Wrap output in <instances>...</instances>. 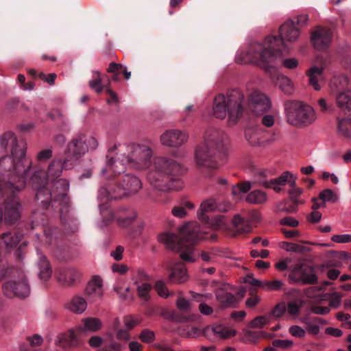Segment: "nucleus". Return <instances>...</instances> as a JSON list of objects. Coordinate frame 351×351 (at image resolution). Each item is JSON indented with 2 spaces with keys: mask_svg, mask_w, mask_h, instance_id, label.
Here are the masks:
<instances>
[{
  "mask_svg": "<svg viewBox=\"0 0 351 351\" xmlns=\"http://www.w3.org/2000/svg\"><path fill=\"white\" fill-rule=\"evenodd\" d=\"M300 36L299 29L291 20L285 22L280 27V38L267 36L262 43H253L249 51L245 53L243 62L254 63L266 71L271 72L278 61L282 60L287 55L283 41L294 42Z\"/></svg>",
  "mask_w": 351,
  "mask_h": 351,
  "instance_id": "nucleus-1",
  "label": "nucleus"
},
{
  "mask_svg": "<svg viewBox=\"0 0 351 351\" xmlns=\"http://www.w3.org/2000/svg\"><path fill=\"white\" fill-rule=\"evenodd\" d=\"M229 147V139L223 131L215 128L206 130L203 142L194 152L195 161L199 167L216 169L223 161Z\"/></svg>",
  "mask_w": 351,
  "mask_h": 351,
  "instance_id": "nucleus-2",
  "label": "nucleus"
},
{
  "mask_svg": "<svg viewBox=\"0 0 351 351\" xmlns=\"http://www.w3.org/2000/svg\"><path fill=\"white\" fill-rule=\"evenodd\" d=\"M147 170V180L154 187L160 191L178 189V187L173 185L172 176L181 174L182 168L176 160L158 157L154 159Z\"/></svg>",
  "mask_w": 351,
  "mask_h": 351,
  "instance_id": "nucleus-3",
  "label": "nucleus"
},
{
  "mask_svg": "<svg viewBox=\"0 0 351 351\" xmlns=\"http://www.w3.org/2000/svg\"><path fill=\"white\" fill-rule=\"evenodd\" d=\"M243 93L238 90H234L226 95H217L213 108V115L220 119L227 117L228 125H235L243 111Z\"/></svg>",
  "mask_w": 351,
  "mask_h": 351,
  "instance_id": "nucleus-4",
  "label": "nucleus"
},
{
  "mask_svg": "<svg viewBox=\"0 0 351 351\" xmlns=\"http://www.w3.org/2000/svg\"><path fill=\"white\" fill-rule=\"evenodd\" d=\"M97 141L93 136L80 134L74 137L67 145L66 158L61 163L60 160H53L49 167V173L58 177L62 169H68V162H74L89 150L96 149Z\"/></svg>",
  "mask_w": 351,
  "mask_h": 351,
  "instance_id": "nucleus-5",
  "label": "nucleus"
},
{
  "mask_svg": "<svg viewBox=\"0 0 351 351\" xmlns=\"http://www.w3.org/2000/svg\"><path fill=\"white\" fill-rule=\"evenodd\" d=\"M284 107L287 123L295 127H308L317 119L314 108L301 101H287Z\"/></svg>",
  "mask_w": 351,
  "mask_h": 351,
  "instance_id": "nucleus-6",
  "label": "nucleus"
},
{
  "mask_svg": "<svg viewBox=\"0 0 351 351\" xmlns=\"http://www.w3.org/2000/svg\"><path fill=\"white\" fill-rule=\"evenodd\" d=\"M25 156L19 158L11 156H3L0 159V168L5 171H14L16 175L11 178V180L6 184L5 189L19 191L22 189L25 184V176L32 167V161L28 160L26 166L24 162L26 161Z\"/></svg>",
  "mask_w": 351,
  "mask_h": 351,
  "instance_id": "nucleus-7",
  "label": "nucleus"
},
{
  "mask_svg": "<svg viewBox=\"0 0 351 351\" xmlns=\"http://www.w3.org/2000/svg\"><path fill=\"white\" fill-rule=\"evenodd\" d=\"M204 233L196 223H189L180 229V258L187 262L195 261L193 245L204 238Z\"/></svg>",
  "mask_w": 351,
  "mask_h": 351,
  "instance_id": "nucleus-8",
  "label": "nucleus"
},
{
  "mask_svg": "<svg viewBox=\"0 0 351 351\" xmlns=\"http://www.w3.org/2000/svg\"><path fill=\"white\" fill-rule=\"evenodd\" d=\"M124 151L128 156V166L133 169L143 171L147 169L153 163V152L147 145H128Z\"/></svg>",
  "mask_w": 351,
  "mask_h": 351,
  "instance_id": "nucleus-9",
  "label": "nucleus"
},
{
  "mask_svg": "<svg viewBox=\"0 0 351 351\" xmlns=\"http://www.w3.org/2000/svg\"><path fill=\"white\" fill-rule=\"evenodd\" d=\"M289 269L291 273L289 275V279L292 284L311 285L317 281L315 270L311 266L297 263Z\"/></svg>",
  "mask_w": 351,
  "mask_h": 351,
  "instance_id": "nucleus-10",
  "label": "nucleus"
},
{
  "mask_svg": "<svg viewBox=\"0 0 351 351\" xmlns=\"http://www.w3.org/2000/svg\"><path fill=\"white\" fill-rule=\"evenodd\" d=\"M0 147L2 149H10L11 154L16 158H24L26 155V144L19 142L12 132H6L0 138Z\"/></svg>",
  "mask_w": 351,
  "mask_h": 351,
  "instance_id": "nucleus-11",
  "label": "nucleus"
},
{
  "mask_svg": "<svg viewBox=\"0 0 351 351\" xmlns=\"http://www.w3.org/2000/svg\"><path fill=\"white\" fill-rule=\"evenodd\" d=\"M3 289L5 295L10 298L16 296L23 298L30 293L29 286L25 278L8 281L3 286Z\"/></svg>",
  "mask_w": 351,
  "mask_h": 351,
  "instance_id": "nucleus-12",
  "label": "nucleus"
},
{
  "mask_svg": "<svg viewBox=\"0 0 351 351\" xmlns=\"http://www.w3.org/2000/svg\"><path fill=\"white\" fill-rule=\"evenodd\" d=\"M332 32L330 29L317 27L312 32L311 40L317 50L326 49L332 43Z\"/></svg>",
  "mask_w": 351,
  "mask_h": 351,
  "instance_id": "nucleus-13",
  "label": "nucleus"
},
{
  "mask_svg": "<svg viewBox=\"0 0 351 351\" xmlns=\"http://www.w3.org/2000/svg\"><path fill=\"white\" fill-rule=\"evenodd\" d=\"M235 335L236 331L234 330L230 329L221 324L209 325L202 330V335L210 341L227 339L230 337H234Z\"/></svg>",
  "mask_w": 351,
  "mask_h": 351,
  "instance_id": "nucleus-14",
  "label": "nucleus"
},
{
  "mask_svg": "<svg viewBox=\"0 0 351 351\" xmlns=\"http://www.w3.org/2000/svg\"><path fill=\"white\" fill-rule=\"evenodd\" d=\"M294 176L289 171L282 173L279 177L267 180H259L263 186L267 189H272L274 191L278 193L282 191V186L285 185L293 186L294 184Z\"/></svg>",
  "mask_w": 351,
  "mask_h": 351,
  "instance_id": "nucleus-15",
  "label": "nucleus"
},
{
  "mask_svg": "<svg viewBox=\"0 0 351 351\" xmlns=\"http://www.w3.org/2000/svg\"><path fill=\"white\" fill-rule=\"evenodd\" d=\"M189 138L188 134L178 130L166 131L160 136L162 145L168 147H179L184 144Z\"/></svg>",
  "mask_w": 351,
  "mask_h": 351,
  "instance_id": "nucleus-16",
  "label": "nucleus"
},
{
  "mask_svg": "<svg viewBox=\"0 0 351 351\" xmlns=\"http://www.w3.org/2000/svg\"><path fill=\"white\" fill-rule=\"evenodd\" d=\"M127 165L128 166V156L125 151L121 150L117 154L114 158L109 160L102 173L112 172L114 176L121 174L125 172Z\"/></svg>",
  "mask_w": 351,
  "mask_h": 351,
  "instance_id": "nucleus-17",
  "label": "nucleus"
},
{
  "mask_svg": "<svg viewBox=\"0 0 351 351\" xmlns=\"http://www.w3.org/2000/svg\"><path fill=\"white\" fill-rule=\"evenodd\" d=\"M85 295L92 302L101 300L104 295L103 280L99 276H94L85 289Z\"/></svg>",
  "mask_w": 351,
  "mask_h": 351,
  "instance_id": "nucleus-18",
  "label": "nucleus"
},
{
  "mask_svg": "<svg viewBox=\"0 0 351 351\" xmlns=\"http://www.w3.org/2000/svg\"><path fill=\"white\" fill-rule=\"evenodd\" d=\"M252 101L251 110L256 115H261L271 108V102L268 97L263 93L253 92L250 95Z\"/></svg>",
  "mask_w": 351,
  "mask_h": 351,
  "instance_id": "nucleus-19",
  "label": "nucleus"
},
{
  "mask_svg": "<svg viewBox=\"0 0 351 351\" xmlns=\"http://www.w3.org/2000/svg\"><path fill=\"white\" fill-rule=\"evenodd\" d=\"M125 195V191L122 186L111 184L106 187L99 189L98 198L100 200L117 199Z\"/></svg>",
  "mask_w": 351,
  "mask_h": 351,
  "instance_id": "nucleus-20",
  "label": "nucleus"
},
{
  "mask_svg": "<svg viewBox=\"0 0 351 351\" xmlns=\"http://www.w3.org/2000/svg\"><path fill=\"white\" fill-rule=\"evenodd\" d=\"M80 275L75 268H62L59 269L57 279L62 285L71 286L80 280Z\"/></svg>",
  "mask_w": 351,
  "mask_h": 351,
  "instance_id": "nucleus-21",
  "label": "nucleus"
},
{
  "mask_svg": "<svg viewBox=\"0 0 351 351\" xmlns=\"http://www.w3.org/2000/svg\"><path fill=\"white\" fill-rule=\"evenodd\" d=\"M141 181L136 176L132 174H125L122 179V187L125 195L138 193L142 188Z\"/></svg>",
  "mask_w": 351,
  "mask_h": 351,
  "instance_id": "nucleus-22",
  "label": "nucleus"
},
{
  "mask_svg": "<svg viewBox=\"0 0 351 351\" xmlns=\"http://www.w3.org/2000/svg\"><path fill=\"white\" fill-rule=\"evenodd\" d=\"M324 69L323 66H313L306 73L309 84L315 90H319L322 88L321 84L324 82Z\"/></svg>",
  "mask_w": 351,
  "mask_h": 351,
  "instance_id": "nucleus-23",
  "label": "nucleus"
},
{
  "mask_svg": "<svg viewBox=\"0 0 351 351\" xmlns=\"http://www.w3.org/2000/svg\"><path fill=\"white\" fill-rule=\"evenodd\" d=\"M158 241L169 250H178L180 252V239H178L177 236L171 232H165L159 234Z\"/></svg>",
  "mask_w": 351,
  "mask_h": 351,
  "instance_id": "nucleus-24",
  "label": "nucleus"
},
{
  "mask_svg": "<svg viewBox=\"0 0 351 351\" xmlns=\"http://www.w3.org/2000/svg\"><path fill=\"white\" fill-rule=\"evenodd\" d=\"M216 299L225 308L235 307L239 303L236 297L232 293L223 289H218L217 291Z\"/></svg>",
  "mask_w": 351,
  "mask_h": 351,
  "instance_id": "nucleus-25",
  "label": "nucleus"
},
{
  "mask_svg": "<svg viewBox=\"0 0 351 351\" xmlns=\"http://www.w3.org/2000/svg\"><path fill=\"white\" fill-rule=\"evenodd\" d=\"M349 80L346 75H339L334 77L330 82V90L331 93H341L348 88Z\"/></svg>",
  "mask_w": 351,
  "mask_h": 351,
  "instance_id": "nucleus-26",
  "label": "nucleus"
},
{
  "mask_svg": "<svg viewBox=\"0 0 351 351\" xmlns=\"http://www.w3.org/2000/svg\"><path fill=\"white\" fill-rule=\"evenodd\" d=\"M217 204L214 199H208L204 200L200 205L199 210L197 213L199 219L204 222H208V217L206 213L217 210Z\"/></svg>",
  "mask_w": 351,
  "mask_h": 351,
  "instance_id": "nucleus-27",
  "label": "nucleus"
},
{
  "mask_svg": "<svg viewBox=\"0 0 351 351\" xmlns=\"http://www.w3.org/2000/svg\"><path fill=\"white\" fill-rule=\"evenodd\" d=\"M137 217L136 211L133 210H121L117 218L118 225L123 228L129 227Z\"/></svg>",
  "mask_w": 351,
  "mask_h": 351,
  "instance_id": "nucleus-28",
  "label": "nucleus"
},
{
  "mask_svg": "<svg viewBox=\"0 0 351 351\" xmlns=\"http://www.w3.org/2000/svg\"><path fill=\"white\" fill-rule=\"evenodd\" d=\"M19 204L16 202L8 204L4 213L5 220L10 223H15L20 218Z\"/></svg>",
  "mask_w": 351,
  "mask_h": 351,
  "instance_id": "nucleus-29",
  "label": "nucleus"
},
{
  "mask_svg": "<svg viewBox=\"0 0 351 351\" xmlns=\"http://www.w3.org/2000/svg\"><path fill=\"white\" fill-rule=\"evenodd\" d=\"M199 256L204 262L215 263L218 257L225 256V252L218 247H213L210 250L202 251Z\"/></svg>",
  "mask_w": 351,
  "mask_h": 351,
  "instance_id": "nucleus-30",
  "label": "nucleus"
},
{
  "mask_svg": "<svg viewBox=\"0 0 351 351\" xmlns=\"http://www.w3.org/2000/svg\"><path fill=\"white\" fill-rule=\"evenodd\" d=\"M335 100L339 108L351 110V89L339 93L336 95Z\"/></svg>",
  "mask_w": 351,
  "mask_h": 351,
  "instance_id": "nucleus-31",
  "label": "nucleus"
},
{
  "mask_svg": "<svg viewBox=\"0 0 351 351\" xmlns=\"http://www.w3.org/2000/svg\"><path fill=\"white\" fill-rule=\"evenodd\" d=\"M66 308L74 313L82 314L86 309L87 303L84 298L77 296L70 300Z\"/></svg>",
  "mask_w": 351,
  "mask_h": 351,
  "instance_id": "nucleus-32",
  "label": "nucleus"
},
{
  "mask_svg": "<svg viewBox=\"0 0 351 351\" xmlns=\"http://www.w3.org/2000/svg\"><path fill=\"white\" fill-rule=\"evenodd\" d=\"M189 279L186 269L182 265H178L169 274V280L172 283L180 284Z\"/></svg>",
  "mask_w": 351,
  "mask_h": 351,
  "instance_id": "nucleus-33",
  "label": "nucleus"
},
{
  "mask_svg": "<svg viewBox=\"0 0 351 351\" xmlns=\"http://www.w3.org/2000/svg\"><path fill=\"white\" fill-rule=\"evenodd\" d=\"M39 261L38 267L39 269V277L44 280L49 279L51 276V269L49 261L42 254H38Z\"/></svg>",
  "mask_w": 351,
  "mask_h": 351,
  "instance_id": "nucleus-34",
  "label": "nucleus"
},
{
  "mask_svg": "<svg viewBox=\"0 0 351 351\" xmlns=\"http://www.w3.org/2000/svg\"><path fill=\"white\" fill-rule=\"evenodd\" d=\"M246 202L253 204H263L267 201V194L261 190H254L246 197Z\"/></svg>",
  "mask_w": 351,
  "mask_h": 351,
  "instance_id": "nucleus-35",
  "label": "nucleus"
},
{
  "mask_svg": "<svg viewBox=\"0 0 351 351\" xmlns=\"http://www.w3.org/2000/svg\"><path fill=\"white\" fill-rule=\"evenodd\" d=\"M337 131L341 136L351 138V119L343 118L338 121Z\"/></svg>",
  "mask_w": 351,
  "mask_h": 351,
  "instance_id": "nucleus-36",
  "label": "nucleus"
},
{
  "mask_svg": "<svg viewBox=\"0 0 351 351\" xmlns=\"http://www.w3.org/2000/svg\"><path fill=\"white\" fill-rule=\"evenodd\" d=\"M319 198L325 205H326V203H336L339 199V195L330 189L322 191L319 193Z\"/></svg>",
  "mask_w": 351,
  "mask_h": 351,
  "instance_id": "nucleus-37",
  "label": "nucleus"
},
{
  "mask_svg": "<svg viewBox=\"0 0 351 351\" xmlns=\"http://www.w3.org/2000/svg\"><path fill=\"white\" fill-rule=\"evenodd\" d=\"M84 324L83 330L96 332L101 328V322L98 318L90 317L82 320Z\"/></svg>",
  "mask_w": 351,
  "mask_h": 351,
  "instance_id": "nucleus-38",
  "label": "nucleus"
},
{
  "mask_svg": "<svg viewBox=\"0 0 351 351\" xmlns=\"http://www.w3.org/2000/svg\"><path fill=\"white\" fill-rule=\"evenodd\" d=\"M285 283L281 280H264L263 289L265 291H278L282 289Z\"/></svg>",
  "mask_w": 351,
  "mask_h": 351,
  "instance_id": "nucleus-39",
  "label": "nucleus"
},
{
  "mask_svg": "<svg viewBox=\"0 0 351 351\" xmlns=\"http://www.w3.org/2000/svg\"><path fill=\"white\" fill-rule=\"evenodd\" d=\"M90 87L94 89L97 93H100L104 90V86L101 84V76L100 72L94 71L93 72V79L89 81Z\"/></svg>",
  "mask_w": 351,
  "mask_h": 351,
  "instance_id": "nucleus-40",
  "label": "nucleus"
},
{
  "mask_svg": "<svg viewBox=\"0 0 351 351\" xmlns=\"http://www.w3.org/2000/svg\"><path fill=\"white\" fill-rule=\"evenodd\" d=\"M263 337L262 332L245 330L242 337L243 341L247 343H255Z\"/></svg>",
  "mask_w": 351,
  "mask_h": 351,
  "instance_id": "nucleus-41",
  "label": "nucleus"
},
{
  "mask_svg": "<svg viewBox=\"0 0 351 351\" xmlns=\"http://www.w3.org/2000/svg\"><path fill=\"white\" fill-rule=\"evenodd\" d=\"M270 323L271 317L269 315H262L258 316L252 319L250 324V326L254 328H259Z\"/></svg>",
  "mask_w": 351,
  "mask_h": 351,
  "instance_id": "nucleus-42",
  "label": "nucleus"
},
{
  "mask_svg": "<svg viewBox=\"0 0 351 351\" xmlns=\"http://www.w3.org/2000/svg\"><path fill=\"white\" fill-rule=\"evenodd\" d=\"M290 190L289 194L290 195L291 199L293 202L294 204H303V202H299L298 198L302 194L303 189L296 186V178L294 179V184L289 186Z\"/></svg>",
  "mask_w": 351,
  "mask_h": 351,
  "instance_id": "nucleus-43",
  "label": "nucleus"
},
{
  "mask_svg": "<svg viewBox=\"0 0 351 351\" xmlns=\"http://www.w3.org/2000/svg\"><path fill=\"white\" fill-rule=\"evenodd\" d=\"M114 290L123 300H132L134 299L133 294L129 287L115 286Z\"/></svg>",
  "mask_w": 351,
  "mask_h": 351,
  "instance_id": "nucleus-44",
  "label": "nucleus"
},
{
  "mask_svg": "<svg viewBox=\"0 0 351 351\" xmlns=\"http://www.w3.org/2000/svg\"><path fill=\"white\" fill-rule=\"evenodd\" d=\"M152 287L149 284L144 282L137 287L138 296L143 301H147L149 299V292Z\"/></svg>",
  "mask_w": 351,
  "mask_h": 351,
  "instance_id": "nucleus-45",
  "label": "nucleus"
},
{
  "mask_svg": "<svg viewBox=\"0 0 351 351\" xmlns=\"http://www.w3.org/2000/svg\"><path fill=\"white\" fill-rule=\"evenodd\" d=\"M287 306V313L293 317H297L301 310L302 308V304H300L299 302L297 301H291L289 302L287 304H286Z\"/></svg>",
  "mask_w": 351,
  "mask_h": 351,
  "instance_id": "nucleus-46",
  "label": "nucleus"
},
{
  "mask_svg": "<svg viewBox=\"0 0 351 351\" xmlns=\"http://www.w3.org/2000/svg\"><path fill=\"white\" fill-rule=\"evenodd\" d=\"M149 277L146 271L143 269H137L134 271L132 280L134 283L137 285L141 282L147 281L149 280Z\"/></svg>",
  "mask_w": 351,
  "mask_h": 351,
  "instance_id": "nucleus-47",
  "label": "nucleus"
},
{
  "mask_svg": "<svg viewBox=\"0 0 351 351\" xmlns=\"http://www.w3.org/2000/svg\"><path fill=\"white\" fill-rule=\"evenodd\" d=\"M138 338L145 343H151L156 339V335L153 330L145 328L141 332Z\"/></svg>",
  "mask_w": 351,
  "mask_h": 351,
  "instance_id": "nucleus-48",
  "label": "nucleus"
},
{
  "mask_svg": "<svg viewBox=\"0 0 351 351\" xmlns=\"http://www.w3.org/2000/svg\"><path fill=\"white\" fill-rule=\"evenodd\" d=\"M64 341L71 348L76 347L80 344V341L73 330H69L68 333L64 335Z\"/></svg>",
  "mask_w": 351,
  "mask_h": 351,
  "instance_id": "nucleus-49",
  "label": "nucleus"
},
{
  "mask_svg": "<svg viewBox=\"0 0 351 351\" xmlns=\"http://www.w3.org/2000/svg\"><path fill=\"white\" fill-rule=\"evenodd\" d=\"M245 138L249 143L253 146H257L261 144L259 141L258 134L254 130L249 129L245 132Z\"/></svg>",
  "mask_w": 351,
  "mask_h": 351,
  "instance_id": "nucleus-50",
  "label": "nucleus"
},
{
  "mask_svg": "<svg viewBox=\"0 0 351 351\" xmlns=\"http://www.w3.org/2000/svg\"><path fill=\"white\" fill-rule=\"evenodd\" d=\"M251 189L250 182H243L241 184L234 186L232 187V193L234 195H239L241 193H245Z\"/></svg>",
  "mask_w": 351,
  "mask_h": 351,
  "instance_id": "nucleus-51",
  "label": "nucleus"
},
{
  "mask_svg": "<svg viewBox=\"0 0 351 351\" xmlns=\"http://www.w3.org/2000/svg\"><path fill=\"white\" fill-rule=\"evenodd\" d=\"M177 308L182 312H189L191 309V304L189 300L180 297L176 301Z\"/></svg>",
  "mask_w": 351,
  "mask_h": 351,
  "instance_id": "nucleus-52",
  "label": "nucleus"
},
{
  "mask_svg": "<svg viewBox=\"0 0 351 351\" xmlns=\"http://www.w3.org/2000/svg\"><path fill=\"white\" fill-rule=\"evenodd\" d=\"M318 106L320 110L324 113H330L334 110L332 103H328L324 98H320L317 101Z\"/></svg>",
  "mask_w": 351,
  "mask_h": 351,
  "instance_id": "nucleus-53",
  "label": "nucleus"
},
{
  "mask_svg": "<svg viewBox=\"0 0 351 351\" xmlns=\"http://www.w3.org/2000/svg\"><path fill=\"white\" fill-rule=\"evenodd\" d=\"M182 335L186 338H196L202 335V330L195 326L188 327L184 329Z\"/></svg>",
  "mask_w": 351,
  "mask_h": 351,
  "instance_id": "nucleus-54",
  "label": "nucleus"
},
{
  "mask_svg": "<svg viewBox=\"0 0 351 351\" xmlns=\"http://www.w3.org/2000/svg\"><path fill=\"white\" fill-rule=\"evenodd\" d=\"M286 311V303L285 302H282L274 306L271 311V315L274 317L279 318L285 313Z\"/></svg>",
  "mask_w": 351,
  "mask_h": 351,
  "instance_id": "nucleus-55",
  "label": "nucleus"
},
{
  "mask_svg": "<svg viewBox=\"0 0 351 351\" xmlns=\"http://www.w3.org/2000/svg\"><path fill=\"white\" fill-rule=\"evenodd\" d=\"M190 293L193 300L197 302H199L200 304L205 303V302L210 300L213 298L211 293H198L194 291H190Z\"/></svg>",
  "mask_w": 351,
  "mask_h": 351,
  "instance_id": "nucleus-56",
  "label": "nucleus"
},
{
  "mask_svg": "<svg viewBox=\"0 0 351 351\" xmlns=\"http://www.w3.org/2000/svg\"><path fill=\"white\" fill-rule=\"evenodd\" d=\"M270 174L271 172L265 169H257L254 173V182L258 184L263 186V184L259 181V180H267L266 178Z\"/></svg>",
  "mask_w": 351,
  "mask_h": 351,
  "instance_id": "nucleus-57",
  "label": "nucleus"
},
{
  "mask_svg": "<svg viewBox=\"0 0 351 351\" xmlns=\"http://www.w3.org/2000/svg\"><path fill=\"white\" fill-rule=\"evenodd\" d=\"M289 332L293 337L302 338L306 335V331L300 326L293 325L289 328Z\"/></svg>",
  "mask_w": 351,
  "mask_h": 351,
  "instance_id": "nucleus-58",
  "label": "nucleus"
},
{
  "mask_svg": "<svg viewBox=\"0 0 351 351\" xmlns=\"http://www.w3.org/2000/svg\"><path fill=\"white\" fill-rule=\"evenodd\" d=\"M52 149L51 148H47L43 149L38 152L36 156V159L38 161H45L47 160L52 156Z\"/></svg>",
  "mask_w": 351,
  "mask_h": 351,
  "instance_id": "nucleus-59",
  "label": "nucleus"
},
{
  "mask_svg": "<svg viewBox=\"0 0 351 351\" xmlns=\"http://www.w3.org/2000/svg\"><path fill=\"white\" fill-rule=\"evenodd\" d=\"M331 240L337 243H351V234H335L331 237Z\"/></svg>",
  "mask_w": 351,
  "mask_h": 351,
  "instance_id": "nucleus-60",
  "label": "nucleus"
},
{
  "mask_svg": "<svg viewBox=\"0 0 351 351\" xmlns=\"http://www.w3.org/2000/svg\"><path fill=\"white\" fill-rule=\"evenodd\" d=\"M195 113V108L193 105L187 106L182 112L184 121L191 120Z\"/></svg>",
  "mask_w": 351,
  "mask_h": 351,
  "instance_id": "nucleus-61",
  "label": "nucleus"
},
{
  "mask_svg": "<svg viewBox=\"0 0 351 351\" xmlns=\"http://www.w3.org/2000/svg\"><path fill=\"white\" fill-rule=\"evenodd\" d=\"M123 322L125 324V326L128 330H132L138 324L140 321L134 317L130 315V316H125L123 318Z\"/></svg>",
  "mask_w": 351,
  "mask_h": 351,
  "instance_id": "nucleus-62",
  "label": "nucleus"
},
{
  "mask_svg": "<svg viewBox=\"0 0 351 351\" xmlns=\"http://www.w3.org/2000/svg\"><path fill=\"white\" fill-rule=\"evenodd\" d=\"M156 289L158 293V295L163 298H167L169 295L168 290L162 281H158L156 283Z\"/></svg>",
  "mask_w": 351,
  "mask_h": 351,
  "instance_id": "nucleus-63",
  "label": "nucleus"
},
{
  "mask_svg": "<svg viewBox=\"0 0 351 351\" xmlns=\"http://www.w3.org/2000/svg\"><path fill=\"white\" fill-rule=\"evenodd\" d=\"M153 347L161 351H174L172 346L167 343L166 341H162L160 343H156L153 345Z\"/></svg>",
  "mask_w": 351,
  "mask_h": 351,
  "instance_id": "nucleus-64",
  "label": "nucleus"
}]
</instances>
